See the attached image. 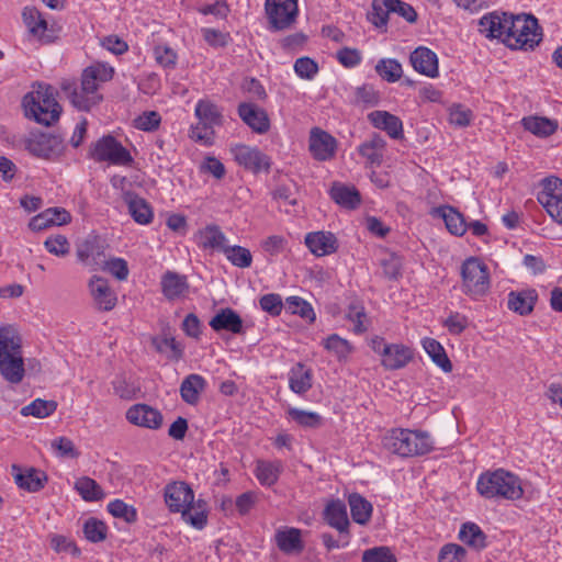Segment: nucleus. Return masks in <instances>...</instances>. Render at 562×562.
Wrapping results in <instances>:
<instances>
[{
	"label": "nucleus",
	"instance_id": "052dcab7",
	"mask_svg": "<svg viewBox=\"0 0 562 562\" xmlns=\"http://www.w3.org/2000/svg\"><path fill=\"white\" fill-rule=\"evenodd\" d=\"M154 56L158 65L165 69H175L177 65V53L167 45H157L154 48Z\"/></svg>",
	"mask_w": 562,
	"mask_h": 562
},
{
	"label": "nucleus",
	"instance_id": "603ef678",
	"mask_svg": "<svg viewBox=\"0 0 562 562\" xmlns=\"http://www.w3.org/2000/svg\"><path fill=\"white\" fill-rule=\"evenodd\" d=\"M83 533L87 540L97 543L105 540L108 535L106 525L94 517L87 519L83 524Z\"/></svg>",
	"mask_w": 562,
	"mask_h": 562
},
{
	"label": "nucleus",
	"instance_id": "bf43d9fd",
	"mask_svg": "<svg viewBox=\"0 0 562 562\" xmlns=\"http://www.w3.org/2000/svg\"><path fill=\"white\" fill-rule=\"evenodd\" d=\"M467 550L457 543H447L438 553V562H464Z\"/></svg>",
	"mask_w": 562,
	"mask_h": 562
},
{
	"label": "nucleus",
	"instance_id": "b1692460",
	"mask_svg": "<svg viewBox=\"0 0 562 562\" xmlns=\"http://www.w3.org/2000/svg\"><path fill=\"white\" fill-rule=\"evenodd\" d=\"M538 301V292L535 289L510 291L508 293L507 306L520 316L530 315Z\"/></svg>",
	"mask_w": 562,
	"mask_h": 562
},
{
	"label": "nucleus",
	"instance_id": "9d476101",
	"mask_svg": "<svg viewBox=\"0 0 562 562\" xmlns=\"http://www.w3.org/2000/svg\"><path fill=\"white\" fill-rule=\"evenodd\" d=\"M265 12L270 31L290 29L299 15L297 0H266Z\"/></svg>",
	"mask_w": 562,
	"mask_h": 562
},
{
	"label": "nucleus",
	"instance_id": "4c0bfd02",
	"mask_svg": "<svg viewBox=\"0 0 562 562\" xmlns=\"http://www.w3.org/2000/svg\"><path fill=\"white\" fill-rule=\"evenodd\" d=\"M278 548L284 553L301 552L304 548L301 530L296 528H288L279 530L276 535Z\"/></svg>",
	"mask_w": 562,
	"mask_h": 562
},
{
	"label": "nucleus",
	"instance_id": "c756f323",
	"mask_svg": "<svg viewBox=\"0 0 562 562\" xmlns=\"http://www.w3.org/2000/svg\"><path fill=\"white\" fill-rule=\"evenodd\" d=\"M413 358L412 350L404 345L391 344L383 349L382 366L387 370L405 367Z\"/></svg>",
	"mask_w": 562,
	"mask_h": 562
},
{
	"label": "nucleus",
	"instance_id": "49530a36",
	"mask_svg": "<svg viewBox=\"0 0 562 562\" xmlns=\"http://www.w3.org/2000/svg\"><path fill=\"white\" fill-rule=\"evenodd\" d=\"M286 414L290 419L304 428H318L323 424L322 416L315 412H307L295 407H289Z\"/></svg>",
	"mask_w": 562,
	"mask_h": 562
},
{
	"label": "nucleus",
	"instance_id": "864d4df0",
	"mask_svg": "<svg viewBox=\"0 0 562 562\" xmlns=\"http://www.w3.org/2000/svg\"><path fill=\"white\" fill-rule=\"evenodd\" d=\"M285 308L291 314L300 315L302 318L313 323L315 321V313L310 303L299 296H289L285 300Z\"/></svg>",
	"mask_w": 562,
	"mask_h": 562
},
{
	"label": "nucleus",
	"instance_id": "0eeeda50",
	"mask_svg": "<svg viewBox=\"0 0 562 562\" xmlns=\"http://www.w3.org/2000/svg\"><path fill=\"white\" fill-rule=\"evenodd\" d=\"M542 38L538 20L530 14H512L504 44L512 49H533Z\"/></svg>",
	"mask_w": 562,
	"mask_h": 562
},
{
	"label": "nucleus",
	"instance_id": "37998d69",
	"mask_svg": "<svg viewBox=\"0 0 562 562\" xmlns=\"http://www.w3.org/2000/svg\"><path fill=\"white\" fill-rule=\"evenodd\" d=\"M459 538L462 542L471 546L477 550L486 547V536L482 529L473 522H465L462 525Z\"/></svg>",
	"mask_w": 562,
	"mask_h": 562
},
{
	"label": "nucleus",
	"instance_id": "4d7b16f0",
	"mask_svg": "<svg viewBox=\"0 0 562 562\" xmlns=\"http://www.w3.org/2000/svg\"><path fill=\"white\" fill-rule=\"evenodd\" d=\"M49 544L56 553H69L74 557L80 555L76 543L66 536L53 533L48 536Z\"/></svg>",
	"mask_w": 562,
	"mask_h": 562
},
{
	"label": "nucleus",
	"instance_id": "680f3d73",
	"mask_svg": "<svg viewBox=\"0 0 562 562\" xmlns=\"http://www.w3.org/2000/svg\"><path fill=\"white\" fill-rule=\"evenodd\" d=\"M260 499V493L256 491H247L237 496L235 507L239 515L245 516L256 506Z\"/></svg>",
	"mask_w": 562,
	"mask_h": 562
},
{
	"label": "nucleus",
	"instance_id": "338daca9",
	"mask_svg": "<svg viewBox=\"0 0 562 562\" xmlns=\"http://www.w3.org/2000/svg\"><path fill=\"white\" fill-rule=\"evenodd\" d=\"M44 246L46 250L57 257H64L69 252V243L66 236L64 235H55L49 236Z\"/></svg>",
	"mask_w": 562,
	"mask_h": 562
},
{
	"label": "nucleus",
	"instance_id": "79ce46f5",
	"mask_svg": "<svg viewBox=\"0 0 562 562\" xmlns=\"http://www.w3.org/2000/svg\"><path fill=\"white\" fill-rule=\"evenodd\" d=\"M128 212L133 220L142 225L149 224L153 220V210L145 199L137 195L128 198Z\"/></svg>",
	"mask_w": 562,
	"mask_h": 562
},
{
	"label": "nucleus",
	"instance_id": "c85d7f7f",
	"mask_svg": "<svg viewBox=\"0 0 562 562\" xmlns=\"http://www.w3.org/2000/svg\"><path fill=\"white\" fill-rule=\"evenodd\" d=\"M385 146L384 138L374 133L358 147V153L366 158L370 167H379L383 161Z\"/></svg>",
	"mask_w": 562,
	"mask_h": 562
},
{
	"label": "nucleus",
	"instance_id": "7c9ffc66",
	"mask_svg": "<svg viewBox=\"0 0 562 562\" xmlns=\"http://www.w3.org/2000/svg\"><path fill=\"white\" fill-rule=\"evenodd\" d=\"M313 384L312 370L306 368L304 363H295L289 372V387L299 395L305 394Z\"/></svg>",
	"mask_w": 562,
	"mask_h": 562
},
{
	"label": "nucleus",
	"instance_id": "e433bc0d",
	"mask_svg": "<svg viewBox=\"0 0 562 562\" xmlns=\"http://www.w3.org/2000/svg\"><path fill=\"white\" fill-rule=\"evenodd\" d=\"M542 190L538 193L537 200L543 206H550L555 201L562 200V179L547 177L541 180Z\"/></svg>",
	"mask_w": 562,
	"mask_h": 562
},
{
	"label": "nucleus",
	"instance_id": "20e7f679",
	"mask_svg": "<svg viewBox=\"0 0 562 562\" xmlns=\"http://www.w3.org/2000/svg\"><path fill=\"white\" fill-rule=\"evenodd\" d=\"M0 374L11 384H19L25 374L21 338L10 327L0 328Z\"/></svg>",
	"mask_w": 562,
	"mask_h": 562
},
{
	"label": "nucleus",
	"instance_id": "423d86ee",
	"mask_svg": "<svg viewBox=\"0 0 562 562\" xmlns=\"http://www.w3.org/2000/svg\"><path fill=\"white\" fill-rule=\"evenodd\" d=\"M476 490L485 498L516 501L524 494L520 479L503 469L482 473L477 480Z\"/></svg>",
	"mask_w": 562,
	"mask_h": 562
},
{
	"label": "nucleus",
	"instance_id": "a878e982",
	"mask_svg": "<svg viewBox=\"0 0 562 562\" xmlns=\"http://www.w3.org/2000/svg\"><path fill=\"white\" fill-rule=\"evenodd\" d=\"M160 284L162 294L169 301L184 296L190 288L186 276L170 270L162 274Z\"/></svg>",
	"mask_w": 562,
	"mask_h": 562
},
{
	"label": "nucleus",
	"instance_id": "2eb2a0df",
	"mask_svg": "<svg viewBox=\"0 0 562 562\" xmlns=\"http://www.w3.org/2000/svg\"><path fill=\"white\" fill-rule=\"evenodd\" d=\"M237 112L241 121L255 133L266 134L270 130V119L267 111L251 102L238 104Z\"/></svg>",
	"mask_w": 562,
	"mask_h": 562
},
{
	"label": "nucleus",
	"instance_id": "473e14b6",
	"mask_svg": "<svg viewBox=\"0 0 562 562\" xmlns=\"http://www.w3.org/2000/svg\"><path fill=\"white\" fill-rule=\"evenodd\" d=\"M330 198L340 206L355 210L361 203L359 191L355 187L335 182L329 191Z\"/></svg>",
	"mask_w": 562,
	"mask_h": 562
},
{
	"label": "nucleus",
	"instance_id": "0e129e2a",
	"mask_svg": "<svg viewBox=\"0 0 562 562\" xmlns=\"http://www.w3.org/2000/svg\"><path fill=\"white\" fill-rule=\"evenodd\" d=\"M103 270L108 271L120 281L126 280L130 273L127 261L116 257L104 261Z\"/></svg>",
	"mask_w": 562,
	"mask_h": 562
},
{
	"label": "nucleus",
	"instance_id": "ea45409f",
	"mask_svg": "<svg viewBox=\"0 0 562 562\" xmlns=\"http://www.w3.org/2000/svg\"><path fill=\"white\" fill-rule=\"evenodd\" d=\"M521 123L526 131L539 137H548L558 128V123L555 121L540 116L524 117Z\"/></svg>",
	"mask_w": 562,
	"mask_h": 562
},
{
	"label": "nucleus",
	"instance_id": "6e6552de",
	"mask_svg": "<svg viewBox=\"0 0 562 562\" xmlns=\"http://www.w3.org/2000/svg\"><path fill=\"white\" fill-rule=\"evenodd\" d=\"M462 292L473 300L485 296L491 286L488 267L479 258L470 257L461 266Z\"/></svg>",
	"mask_w": 562,
	"mask_h": 562
},
{
	"label": "nucleus",
	"instance_id": "c03bdc74",
	"mask_svg": "<svg viewBox=\"0 0 562 562\" xmlns=\"http://www.w3.org/2000/svg\"><path fill=\"white\" fill-rule=\"evenodd\" d=\"M374 69L376 74L387 82H396L403 75L401 63L393 58L380 59Z\"/></svg>",
	"mask_w": 562,
	"mask_h": 562
},
{
	"label": "nucleus",
	"instance_id": "e2e57ef3",
	"mask_svg": "<svg viewBox=\"0 0 562 562\" xmlns=\"http://www.w3.org/2000/svg\"><path fill=\"white\" fill-rule=\"evenodd\" d=\"M362 562H397V560L390 548L375 547L363 552Z\"/></svg>",
	"mask_w": 562,
	"mask_h": 562
},
{
	"label": "nucleus",
	"instance_id": "72a5a7b5",
	"mask_svg": "<svg viewBox=\"0 0 562 562\" xmlns=\"http://www.w3.org/2000/svg\"><path fill=\"white\" fill-rule=\"evenodd\" d=\"M205 386L206 381L202 375L196 373L189 374L183 379L180 385V395L182 401L189 405H195Z\"/></svg>",
	"mask_w": 562,
	"mask_h": 562
},
{
	"label": "nucleus",
	"instance_id": "aec40b11",
	"mask_svg": "<svg viewBox=\"0 0 562 562\" xmlns=\"http://www.w3.org/2000/svg\"><path fill=\"white\" fill-rule=\"evenodd\" d=\"M409 60L417 72L429 78L438 77V57L431 49L419 46L411 53Z\"/></svg>",
	"mask_w": 562,
	"mask_h": 562
},
{
	"label": "nucleus",
	"instance_id": "9b49d317",
	"mask_svg": "<svg viewBox=\"0 0 562 562\" xmlns=\"http://www.w3.org/2000/svg\"><path fill=\"white\" fill-rule=\"evenodd\" d=\"M195 115L199 119V123L192 127V138L211 143L214 136V126L222 124V112L213 102L200 100L195 105Z\"/></svg>",
	"mask_w": 562,
	"mask_h": 562
},
{
	"label": "nucleus",
	"instance_id": "69168bd1",
	"mask_svg": "<svg viewBox=\"0 0 562 562\" xmlns=\"http://www.w3.org/2000/svg\"><path fill=\"white\" fill-rule=\"evenodd\" d=\"M472 120V111L461 104H453L449 111V122L458 127H467Z\"/></svg>",
	"mask_w": 562,
	"mask_h": 562
},
{
	"label": "nucleus",
	"instance_id": "f704fd0d",
	"mask_svg": "<svg viewBox=\"0 0 562 562\" xmlns=\"http://www.w3.org/2000/svg\"><path fill=\"white\" fill-rule=\"evenodd\" d=\"M196 244L199 247L203 249H221L223 251V247H227L225 245L226 236L221 231L217 225L211 224L206 225L204 228L200 229L195 235Z\"/></svg>",
	"mask_w": 562,
	"mask_h": 562
},
{
	"label": "nucleus",
	"instance_id": "dca6fc26",
	"mask_svg": "<svg viewBox=\"0 0 562 562\" xmlns=\"http://www.w3.org/2000/svg\"><path fill=\"white\" fill-rule=\"evenodd\" d=\"M125 417L128 423L148 429H159L164 422L162 414L147 404H134L126 411Z\"/></svg>",
	"mask_w": 562,
	"mask_h": 562
},
{
	"label": "nucleus",
	"instance_id": "4be33fe9",
	"mask_svg": "<svg viewBox=\"0 0 562 562\" xmlns=\"http://www.w3.org/2000/svg\"><path fill=\"white\" fill-rule=\"evenodd\" d=\"M89 289L97 307L100 311H111L116 305V294L111 290L108 280L93 276L89 282Z\"/></svg>",
	"mask_w": 562,
	"mask_h": 562
},
{
	"label": "nucleus",
	"instance_id": "5701e85b",
	"mask_svg": "<svg viewBox=\"0 0 562 562\" xmlns=\"http://www.w3.org/2000/svg\"><path fill=\"white\" fill-rule=\"evenodd\" d=\"M368 120L375 128L386 132L393 139H402L404 137L401 119L387 111H373L368 114Z\"/></svg>",
	"mask_w": 562,
	"mask_h": 562
},
{
	"label": "nucleus",
	"instance_id": "c9c22d12",
	"mask_svg": "<svg viewBox=\"0 0 562 562\" xmlns=\"http://www.w3.org/2000/svg\"><path fill=\"white\" fill-rule=\"evenodd\" d=\"M283 471V463L280 460H258L255 468V476L263 486L274 485Z\"/></svg>",
	"mask_w": 562,
	"mask_h": 562
},
{
	"label": "nucleus",
	"instance_id": "f8f14e48",
	"mask_svg": "<svg viewBox=\"0 0 562 562\" xmlns=\"http://www.w3.org/2000/svg\"><path fill=\"white\" fill-rule=\"evenodd\" d=\"M25 148L35 157L50 160L64 154L65 145L59 135L41 133L29 138Z\"/></svg>",
	"mask_w": 562,
	"mask_h": 562
},
{
	"label": "nucleus",
	"instance_id": "de8ad7c7",
	"mask_svg": "<svg viewBox=\"0 0 562 562\" xmlns=\"http://www.w3.org/2000/svg\"><path fill=\"white\" fill-rule=\"evenodd\" d=\"M371 11L368 13L369 21L378 29L386 27L389 14L391 13V0H373Z\"/></svg>",
	"mask_w": 562,
	"mask_h": 562
},
{
	"label": "nucleus",
	"instance_id": "39448f33",
	"mask_svg": "<svg viewBox=\"0 0 562 562\" xmlns=\"http://www.w3.org/2000/svg\"><path fill=\"white\" fill-rule=\"evenodd\" d=\"M22 105L26 117L45 126L57 122L61 113V106L56 101L50 86L38 85L36 90L23 97Z\"/></svg>",
	"mask_w": 562,
	"mask_h": 562
},
{
	"label": "nucleus",
	"instance_id": "393cba45",
	"mask_svg": "<svg viewBox=\"0 0 562 562\" xmlns=\"http://www.w3.org/2000/svg\"><path fill=\"white\" fill-rule=\"evenodd\" d=\"M305 245L317 257L330 255L337 250V238L330 232H313L305 236Z\"/></svg>",
	"mask_w": 562,
	"mask_h": 562
},
{
	"label": "nucleus",
	"instance_id": "09e8293b",
	"mask_svg": "<svg viewBox=\"0 0 562 562\" xmlns=\"http://www.w3.org/2000/svg\"><path fill=\"white\" fill-rule=\"evenodd\" d=\"M57 409L55 401H47L36 398L21 409L22 416H34L37 418H45L52 415Z\"/></svg>",
	"mask_w": 562,
	"mask_h": 562
},
{
	"label": "nucleus",
	"instance_id": "13d9d810",
	"mask_svg": "<svg viewBox=\"0 0 562 562\" xmlns=\"http://www.w3.org/2000/svg\"><path fill=\"white\" fill-rule=\"evenodd\" d=\"M108 510L112 516L122 518L126 522H134L137 518L136 509L133 506L127 505L122 499H114L110 502Z\"/></svg>",
	"mask_w": 562,
	"mask_h": 562
},
{
	"label": "nucleus",
	"instance_id": "f03ea898",
	"mask_svg": "<svg viewBox=\"0 0 562 562\" xmlns=\"http://www.w3.org/2000/svg\"><path fill=\"white\" fill-rule=\"evenodd\" d=\"M165 503L171 513H180L183 521L195 529L207 524V504L204 499L194 501L193 490L182 481L168 483L164 488Z\"/></svg>",
	"mask_w": 562,
	"mask_h": 562
},
{
	"label": "nucleus",
	"instance_id": "774afa93",
	"mask_svg": "<svg viewBox=\"0 0 562 562\" xmlns=\"http://www.w3.org/2000/svg\"><path fill=\"white\" fill-rule=\"evenodd\" d=\"M295 74L303 79H312L318 71V65L310 57H300L294 63Z\"/></svg>",
	"mask_w": 562,
	"mask_h": 562
},
{
	"label": "nucleus",
	"instance_id": "7ed1b4c3",
	"mask_svg": "<svg viewBox=\"0 0 562 562\" xmlns=\"http://www.w3.org/2000/svg\"><path fill=\"white\" fill-rule=\"evenodd\" d=\"M383 447L402 458L425 456L434 450V440L427 431L394 428L386 432Z\"/></svg>",
	"mask_w": 562,
	"mask_h": 562
},
{
	"label": "nucleus",
	"instance_id": "f3484780",
	"mask_svg": "<svg viewBox=\"0 0 562 562\" xmlns=\"http://www.w3.org/2000/svg\"><path fill=\"white\" fill-rule=\"evenodd\" d=\"M308 148L316 160L326 161L335 156L337 140L327 132L318 127H314L310 134Z\"/></svg>",
	"mask_w": 562,
	"mask_h": 562
},
{
	"label": "nucleus",
	"instance_id": "2f4dec72",
	"mask_svg": "<svg viewBox=\"0 0 562 562\" xmlns=\"http://www.w3.org/2000/svg\"><path fill=\"white\" fill-rule=\"evenodd\" d=\"M432 215L441 217L447 229L456 236H462L468 229L463 215L450 205L434 209Z\"/></svg>",
	"mask_w": 562,
	"mask_h": 562
},
{
	"label": "nucleus",
	"instance_id": "1a4fd4ad",
	"mask_svg": "<svg viewBox=\"0 0 562 562\" xmlns=\"http://www.w3.org/2000/svg\"><path fill=\"white\" fill-rule=\"evenodd\" d=\"M88 155L95 162L114 166H130L133 162L131 153L112 135H104L92 143Z\"/></svg>",
	"mask_w": 562,
	"mask_h": 562
},
{
	"label": "nucleus",
	"instance_id": "ddd939ff",
	"mask_svg": "<svg viewBox=\"0 0 562 562\" xmlns=\"http://www.w3.org/2000/svg\"><path fill=\"white\" fill-rule=\"evenodd\" d=\"M235 161L254 173L269 171L270 158L257 147L238 144L231 149Z\"/></svg>",
	"mask_w": 562,
	"mask_h": 562
},
{
	"label": "nucleus",
	"instance_id": "a211bd4d",
	"mask_svg": "<svg viewBox=\"0 0 562 562\" xmlns=\"http://www.w3.org/2000/svg\"><path fill=\"white\" fill-rule=\"evenodd\" d=\"M11 474L20 488L31 493L41 491L48 480L45 472L35 468H22L18 464L11 467Z\"/></svg>",
	"mask_w": 562,
	"mask_h": 562
},
{
	"label": "nucleus",
	"instance_id": "cd10ccee",
	"mask_svg": "<svg viewBox=\"0 0 562 562\" xmlns=\"http://www.w3.org/2000/svg\"><path fill=\"white\" fill-rule=\"evenodd\" d=\"M105 247L103 241L95 235H89L77 246V258L79 261L90 265V260L99 265L101 259L104 258Z\"/></svg>",
	"mask_w": 562,
	"mask_h": 562
},
{
	"label": "nucleus",
	"instance_id": "3c124183",
	"mask_svg": "<svg viewBox=\"0 0 562 562\" xmlns=\"http://www.w3.org/2000/svg\"><path fill=\"white\" fill-rule=\"evenodd\" d=\"M323 346L327 351L334 353L339 360L346 359L352 350L350 342L337 334H331L324 339Z\"/></svg>",
	"mask_w": 562,
	"mask_h": 562
},
{
	"label": "nucleus",
	"instance_id": "58836bf2",
	"mask_svg": "<svg viewBox=\"0 0 562 562\" xmlns=\"http://www.w3.org/2000/svg\"><path fill=\"white\" fill-rule=\"evenodd\" d=\"M352 520L359 525H366L372 515V505L363 496L352 493L348 497Z\"/></svg>",
	"mask_w": 562,
	"mask_h": 562
},
{
	"label": "nucleus",
	"instance_id": "6ab92c4d",
	"mask_svg": "<svg viewBox=\"0 0 562 562\" xmlns=\"http://www.w3.org/2000/svg\"><path fill=\"white\" fill-rule=\"evenodd\" d=\"M324 519L330 527L339 531L345 540L342 546L348 544L350 522L346 504L340 499L330 501L324 509Z\"/></svg>",
	"mask_w": 562,
	"mask_h": 562
},
{
	"label": "nucleus",
	"instance_id": "5fc2aeb1",
	"mask_svg": "<svg viewBox=\"0 0 562 562\" xmlns=\"http://www.w3.org/2000/svg\"><path fill=\"white\" fill-rule=\"evenodd\" d=\"M346 318L353 323V333L362 334L367 331L368 326L364 324L367 321V314L363 305L360 302H352L349 304L346 313Z\"/></svg>",
	"mask_w": 562,
	"mask_h": 562
},
{
	"label": "nucleus",
	"instance_id": "a19ab883",
	"mask_svg": "<svg viewBox=\"0 0 562 562\" xmlns=\"http://www.w3.org/2000/svg\"><path fill=\"white\" fill-rule=\"evenodd\" d=\"M423 347L431 360L442 369L443 372L449 373L452 371V363L439 341L434 338H425L423 340Z\"/></svg>",
	"mask_w": 562,
	"mask_h": 562
},
{
	"label": "nucleus",
	"instance_id": "8fccbe9b",
	"mask_svg": "<svg viewBox=\"0 0 562 562\" xmlns=\"http://www.w3.org/2000/svg\"><path fill=\"white\" fill-rule=\"evenodd\" d=\"M223 252L226 256L227 260L238 268H248L251 266V252L245 247L237 245L227 246L223 247Z\"/></svg>",
	"mask_w": 562,
	"mask_h": 562
},
{
	"label": "nucleus",
	"instance_id": "6e6d98bb",
	"mask_svg": "<svg viewBox=\"0 0 562 562\" xmlns=\"http://www.w3.org/2000/svg\"><path fill=\"white\" fill-rule=\"evenodd\" d=\"M151 342L158 352L164 353L170 351L171 355L169 358L175 360L182 358L183 349L173 337H155Z\"/></svg>",
	"mask_w": 562,
	"mask_h": 562
},
{
	"label": "nucleus",
	"instance_id": "bb28decb",
	"mask_svg": "<svg viewBox=\"0 0 562 562\" xmlns=\"http://www.w3.org/2000/svg\"><path fill=\"white\" fill-rule=\"evenodd\" d=\"M209 325L215 331L226 330L233 334L244 333L241 317L231 307L222 308L212 317Z\"/></svg>",
	"mask_w": 562,
	"mask_h": 562
},
{
	"label": "nucleus",
	"instance_id": "4468645a",
	"mask_svg": "<svg viewBox=\"0 0 562 562\" xmlns=\"http://www.w3.org/2000/svg\"><path fill=\"white\" fill-rule=\"evenodd\" d=\"M22 18L30 33L43 44H50L58 38V29L48 26L47 21L35 7H25Z\"/></svg>",
	"mask_w": 562,
	"mask_h": 562
},
{
	"label": "nucleus",
	"instance_id": "f257e3e1",
	"mask_svg": "<svg viewBox=\"0 0 562 562\" xmlns=\"http://www.w3.org/2000/svg\"><path fill=\"white\" fill-rule=\"evenodd\" d=\"M114 69L104 64H95L87 67L81 75V86L78 88L75 81H64L61 91L70 103L80 111H89L102 100L98 93L99 85L113 78Z\"/></svg>",
	"mask_w": 562,
	"mask_h": 562
},
{
	"label": "nucleus",
	"instance_id": "a18cd8bd",
	"mask_svg": "<svg viewBox=\"0 0 562 562\" xmlns=\"http://www.w3.org/2000/svg\"><path fill=\"white\" fill-rule=\"evenodd\" d=\"M75 488L86 502H97L104 496L101 486L88 476L78 479L75 483Z\"/></svg>",
	"mask_w": 562,
	"mask_h": 562
},
{
	"label": "nucleus",
	"instance_id": "412c9836",
	"mask_svg": "<svg viewBox=\"0 0 562 562\" xmlns=\"http://www.w3.org/2000/svg\"><path fill=\"white\" fill-rule=\"evenodd\" d=\"M509 13L491 12L483 15L480 21V32L487 38H497L504 43L506 29L509 26Z\"/></svg>",
	"mask_w": 562,
	"mask_h": 562
}]
</instances>
